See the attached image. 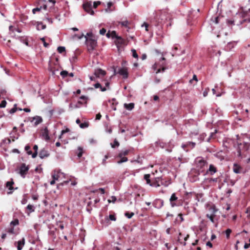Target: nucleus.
Instances as JSON below:
<instances>
[{"label":"nucleus","mask_w":250,"mask_h":250,"mask_svg":"<svg viewBox=\"0 0 250 250\" xmlns=\"http://www.w3.org/2000/svg\"><path fill=\"white\" fill-rule=\"evenodd\" d=\"M217 172V168L212 164H210L209 166V168L207 170L206 174H209L212 175Z\"/></svg>","instance_id":"6e6552de"},{"label":"nucleus","mask_w":250,"mask_h":250,"mask_svg":"<svg viewBox=\"0 0 250 250\" xmlns=\"http://www.w3.org/2000/svg\"><path fill=\"white\" fill-rule=\"evenodd\" d=\"M42 9L44 10H46L47 5L46 4L44 5L42 7L41 6L40 7H37L33 9L32 12L34 14H36L37 12H40Z\"/></svg>","instance_id":"6ab92c4d"},{"label":"nucleus","mask_w":250,"mask_h":250,"mask_svg":"<svg viewBox=\"0 0 250 250\" xmlns=\"http://www.w3.org/2000/svg\"><path fill=\"white\" fill-rule=\"evenodd\" d=\"M6 101H5V100H3L0 103V108H4L6 106Z\"/></svg>","instance_id":"09e8293b"},{"label":"nucleus","mask_w":250,"mask_h":250,"mask_svg":"<svg viewBox=\"0 0 250 250\" xmlns=\"http://www.w3.org/2000/svg\"><path fill=\"white\" fill-rule=\"evenodd\" d=\"M129 150L128 149L122 150L119 153L118 157H121L122 156H125L129 153Z\"/></svg>","instance_id":"4be33fe9"},{"label":"nucleus","mask_w":250,"mask_h":250,"mask_svg":"<svg viewBox=\"0 0 250 250\" xmlns=\"http://www.w3.org/2000/svg\"><path fill=\"white\" fill-rule=\"evenodd\" d=\"M156 144L158 146H160L161 148H164L166 146V144L160 141L156 142Z\"/></svg>","instance_id":"a878e982"},{"label":"nucleus","mask_w":250,"mask_h":250,"mask_svg":"<svg viewBox=\"0 0 250 250\" xmlns=\"http://www.w3.org/2000/svg\"><path fill=\"white\" fill-rule=\"evenodd\" d=\"M178 216L180 217L181 222H183L184 219L183 217V214L182 213H180L178 214Z\"/></svg>","instance_id":"e2e57ef3"},{"label":"nucleus","mask_w":250,"mask_h":250,"mask_svg":"<svg viewBox=\"0 0 250 250\" xmlns=\"http://www.w3.org/2000/svg\"><path fill=\"white\" fill-rule=\"evenodd\" d=\"M205 180L208 183L211 184L212 182H217L218 181V178H208L206 179Z\"/></svg>","instance_id":"c756f323"},{"label":"nucleus","mask_w":250,"mask_h":250,"mask_svg":"<svg viewBox=\"0 0 250 250\" xmlns=\"http://www.w3.org/2000/svg\"><path fill=\"white\" fill-rule=\"evenodd\" d=\"M101 2L100 1H94L93 2V7L94 8H96L98 5H100Z\"/></svg>","instance_id":"c03bdc74"},{"label":"nucleus","mask_w":250,"mask_h":250,"mask_svg":"<svg viewBox=\"0 0 250 250\" xmlns=\"http://www.w3.org/2000/svg\"><path fill=\"white\" fill-rule=\"evenodd\" d=\"M111 200H110V199H108V203L112 202L113 203H114L116 202V197L115 196H112L111 197Z\"/></svg>","instance_id":"a18cd8bd"},{"label":"nucleus","mask_w":250,"mask_h":250,"mask_svg":"<svg viewBox=\"0 0 250 250\" xmlns=\"http://www.w3.org/2000/svg\"><path fill=\"white\" fill-rule=\"evenodd\" d=\"M109 219L110 220H112V221H115L116 220V218L115 215H112V214H110L109 215Z\"/></svg>","instance_id":"6e6d98bb"},{"label":"nucleus","mask_w":250,"mask_h":250,"mask_svg":"<svg viewBox=\"0 0 250 250\" xmlns=\"http://www.w3.org/2000/svg\"><path fill=\"white\" fill-rule=\"evenodd\" d=\"M24 149L27 152L30 150V146L29 145H26L24 147Z\"/></svg>","instance_id":"338daca9"},{"label":"nucleus","mask_w":250,"mask_h":250,"mask_svg":"<svg viewBox=\"0 0 250 250\" xmlns=\"http://www.w3.org/2000/svg\"><path fill=\"white\" fill-rule=\"evenodd\" d=\"M45 20H46L49 23H52L53 22L52 19L48 17H45Z\"/></svg>","instance_id":"052dcab7"},{"label":"nucleus","mask_w":250,"mask_h":250,"mask_svg":"<svg viewBox=\"0 0 250 250\" xmlns=\"http://www.w3.org/2000/svg\"><path fill=\"white\" fill-rule=\"evenodd\" d=\"M39 155L40 158L44 159L48 157L50 155V153L47 149L43 148L41 150Z\"/></svg>","instance_id":"423d86ee"},{"label":"nucleus","mask_w":250,"mask_h":250,"mask_svg":"<svg viewBox=\"0 0 250 250\" xmlns=\"http://www.w3.org/2000/svg\"><path fill=\"white\" fill-rule=\"evenodd\" d=\"M101 117H102V116L100 113L97 114L96 116V120H100L101 118Z\"/></svg>","instance_id":"0e129e2a"},{"label":"nucleus","mask_w":250,"mask_h":250,"mask_svg":"<svg viewBox=\"0 0 250 250\" xmlns=\"http://www.w3.org/2000/svg\"><path fill=\"white\" fill-rule=\"evenodd\" d=\"M106 29H104V28H102L100 30V34L102 35H104L105 33H106Z\"/></svg>","instance_id":"13d9d810"},{"label":"nucleus","mask_w":250,"mask_h":250,"mask_svg":"<svg viewBox=\"0 0 250 250\" xmlns=\"http://www.w3.org/2000/svg\"><path fill=\"white\" fill-rule=\"evenodd\" d=\"M68 72L66 71H62L61 72L60 74L62 77H65L67 75Z\"/></svg>","instance_id":"bf43d9fd"},{"label":"nucleus","mask_w":250,"mask_h":250,"mask_svg":"<svg viewBox=\"0 0 250 250\" xmlns=\"http://www.w3.org/2000/svg\"><path fill=\"white\" fill-rule=\"evenodd\" d=\"M106 73L104 70L101 68L96 69L94 72V75L96 77H100V76H104L105 75Z\"/></svg>","instance_id":"9b49d317"},{"label":"nucleus","mask_w":250,"mask_h":250,"mask_svg":"<svg viewBox=\"0 0 250 250\" xmlns=\"http://www.w3.org/2000/svg\"><path fill=\"white\" fill-rule=\"evenodd\" d=\"M85 39V43L87 45L88 50L91 51L93 50L97 44L96 41L92 38V33H87L86 36H84Z\"/></svg>","instance_id":"f03ea898"},{"label":"nucleus","mask_w":250,"mask_h":250,"mask_svg":"<svg viewBox=\"0 0 250 250\" xmlns=\"http://www.w3.org/2000/svg\"><path fill=\"white\" fill-rule=\"evenodd\" d=\"M119 143L116 140H115L114 141V142L113 144H111V146L112 148H114L116 146H119Z\"/></svg>","instance_id":"e433bc0d"},{"label":"nucleus","mask_w":250,"mask_h":250,"mask_svg":"<svg viewBox=\"0 0 250 250\" xmlns=\"http://www.w3.org/2000/svg\"><path fill=\"white\" fill-rule=\"evenodd\" d=\"M111 36L113 37V38H116V39H121V38L118 36L117 35H116V33L115 31H112L111 33Z\"/></svg>","instance_id":"ea45409f"},{"label":"nucleus","mask_w":250,"mask_h":250,"mask_svg":"<svg viewBox=\"0 0 250 250\" xmlns=\"http://www.w3.org/2000/svg\"><path fill=\"white\" fill-rule=\"evenodd\" d=\"M109 157H110V156H109V153L106 154L104 156V158L103 159V162H102V164H103V165H105V164H106V159H108Z\"/></svg>","instance_id":"58836bf2"},{"label":"nucleus","mask_w":250,"mask_h":250,"mask_svg":"<svg viewBox=\"0 0 250 250\" xmlns=\"http://www.w3.org/2000/svg\"><path fill=\"white\" fill-rule=\"evenodd\" d=\"M14 182L13 181H8L6 183V186L9 190H12L13 189L12 186Z\"/></svg>","instance_id":"cd10ccee"},{"label":"nucleus","mask_w":250,"mask_h":250,"mask_svg":"<svg viewBox=\"0 0 250 250\" xmlns=\"http://www.w3.org/2000/svg\"><path fill=\"white\" fill-rule=\"evenodd\" d=\"M78 157L80 158L82 157L83 154V149L82 147L79 146L76 152Z\"/></svg>","instance_id":"5701e85b"},{"label":"nucleus","mask_w":250,"mask_h":250,"mask_svg":"<svg viewBox=\"0 0 250 250\" xmlns=\"http://www.w3.org/2000/svg\"><path fill=\"white\" fill-rule=\"evenodd\" d=\"M120 158H121V160L120 161H118V162H117V163L119 164H120L122 163L126 162L128 161L127 158L125 156H122Z\"/></svg>","instance_id":"7c9ffc66"},{"label":"nucleus","mask_w":250,"mask_h":250,"mask_svg":"<svg viewBox=\"0 0 250 250\" xmlns=\"http://www.w3.org/2000/svg\"><path fill=\"white\" fill-rule=\"evenodd\" d=\"M88 100V97L85 96H82L80 97V100L78 102V104H86Z\"/></svg>","instance_id":"ddd939ff"},{"label":"nucleus","mask_w":250,"mask_h":250,"mask_svg":"<svg viewBox=\"0 0 250 250\" xmlns=\"http://www.w3.org/2000/svg\"><path fill=\"white\" fill-rule=\"evenodd\" d=\"M134 213L133 212H126L125 213V215L128 218L130 219L131 218L133 215H134Z\"/></svg>","instance_id":"4c0bfd02"},{"label":"nucleus","mask_w":250,"mask_h":250,"mask_svg":"<svg viewBox=\"0 0 250 250\" xmlns=\"http://www.w3.org/2000/svg\"><path fill=\"white\" fill-rule=\"evenodd\" d=\"M219 17H216L214 18V19H212L211 20L213 22H214L216 24H217L219 23Z\"/></svg>","instance_id":"603ef678"},{"label":"nucleus","mask_w":250,"mask_h":250,"mask_svg":"<svg viewBox=\"0 0 250 250\" xmlns=\"http://www.w3.org/2000/svg\"><path fill=\"white\" fill-rule=\"evenodd\" d=\"M112 5L113 3L111 1H109L107 3V8L105 10L106 12H110L111 11V10H110V8Z\"/></svg>","instance_id":"a19ab883"},{"label":"nucleus","mask_w":250,"mask_h":250,"mask_svg":"<svg viewBox=\"0 0 250 250\" xmlns=\"http://www.w3.org/2000/svg\"><path fill=\"white\" fill-rule=\"evenodd\" d=\"M241 167L237 164H234L233 165V170L235 173H240L241 170Z\"/></svg>","instance_id":"f3484780"},{"label":"nucleus","mask_w":250,"mask_h":250,"mask_svg":"<svg viewBox=\"0 0 250 250\" xmlns=\"http://www.w3.org/2000/svg\"><path fill=\"white\" fill-rule=\"evenodd\" d=\"M114 101H115L114 99H113L112 100H109L107 103V105H110L111 109L113 110H116V104H115Z\"/></svg>","instance_id":"2eb2a0df"},{"label":"nucleus","mask_w":250,"mask_h":250,"mask_svg":"<svg viewBox=\"0 0 250 250\" xmlns=\"http://www.w3.org/2000/svg\"><path fill=\"white\" fill-rule=\"evenodd\" d=\"M18 224H19V220L18 219H15V220L12 221L10 223V225L16 226V225H18Z\"/></svg>","instance_id":"8fccbe9b"},{"label":"nucleus","mask_w":250,"mask_h":250,"mask_svg":"<svg viewBox=\"0 0 250 250\" xmlns=\"http://www.w3.org/2000/svg\"><path fill=\"white\" fill-rule=\"evenodd\" d=\"M195 163L198 170L201 172H203L208 166L207 161L201 157L196 158L195 160Z\"/></svg>","instance_id":"7ed1b4c3"},{"label":"nucleus","mask_w":250,"mask_h":250,"mask_svg":"<svg viewBox=\"0 0 250 250\" xmlns=\"http://www.w3.org/2000/svg\"><path fill=\"white\" fill-rule=\"evenodd\" d=\"M38 154V152H34L33 153H32V157L33 158H35L37 157Z\"/></svg>","instance_id":"774afa93"},{"label":"nucleus","mask_w":250,"mask_h":250,"mask_svg":"<svg viewBox=\"0 0 250 250\" xmlns=\"http://www.w3.org/2000/svg\"><path fill=\"white\" fill-rule=\"evenodd\" d=\"M94 87H95V88H101V91H106V89H107V88H106V87H103L101 86V84H100V83H95V84L94 85Z\"/></svg>","instance_id":"393cba45"},{"label":"nucleus","mask_w":250,"mask_h":250,"mask_svg":"<svg viewBox=\"0 0 250 250\" xmlns=\"http://www.w3.org/2000/svg\"><path fill=\"white\" fill-rule=\"evenodd\" d=\"M41 40L42 41V42H43V45L44 47H47L49 45V44L46 43L45 41V39L44 38H42L41 39Z\"/></svg>","instance_id":"4d7b16f0"},{"label":"nucleus","mask_w":250,"mask_h":250,"mask_svg":"<svg viewBox=\"0 0 250 250\" xmlns=\"http://www.w3.org/2000/svg\"><path fill=\"white\" fill-rule=\"evenodd\" d=\"M148 24L146 22H144L142 25V27H145V29L146 31H148Z\"/></svg>","instance_id":"5fc2aeb1"},{"label":"nucleus","mask_w":250,"mask_h":250,"mask_svg":"<svg viewBox=\"0 0 250 250\" xmlns=\"http://www.w3.org/2000/svg\"><path fill=\"white\" fill-rule=\"evenodd\" d=\"M61 172L58 171L54 170L52 173V177L53 180L58 181Z\"/></svg>","instance_id":"dca6fc26"},{"label":"nucleus","mask_w":250,"mask_h":250,"mask_svg":"<svg viewBox=\"0 0 250 250\" xmlns=\"http://www.w3.org/2000/svg\"><path fill=\"white\" fill-rule=\"evenodd\" d=\"M42 137L43 139H44L46 141H48L50 139V137L48 135V130L45 129L44 131L42 133Z\"/></svg>","instance_id":"a211bd4d"},{"label":"nucleus","mask_w":250,"mask_h":250,"mask_svg":"<svg viewBox=\"0 0 250 250\" xmlns=\"http://www.w3.org/2000/svg\"><path fill=\"white\" fill-rule=\"evenodd\" d=\"M25 238H22L21 240L15 242V246L17 247L18 250H21L25 245Z\"/></svg>","instance_id":"1a4fd4ad"},{"label":"nucleus","mask_w":250,"mask_h":250,"mask_svg":"<svg viewBox=\"0 0 250 250\" xmlns=\"http://www.w3.org/2000/svg\"><path fill=\"white\" fill-rule=\"evenodd\" d=\"M131 51L132 52V56L135 58H138V56L137 53H136V51L135 49H132Z\"/></svg>","instance_id":"3c124183"},{"label":"nucleus","mask_w":250,"mask_h":250,"mask_svg":"<svg viewBox=\"0 0 250 250\" xmlns=\"http://www.w3.org/2000/svg\"><path fill=\"white\" fill-rule=\"evenodd\" d=\"M144 179L146 180V183L150 186H152V185L151 184L150 180V175L149 174H145L144 175Z\"/></svg>","instance_id":"bb28decb"},{"label":"nucleus","mask_w":250,"mask_h":250,"mask_svg":"<svg viewBox=\"0 0 250 250\" xmlns=\"http://www.w3.org/2000/svg\"><path fill=\"white\" fill-rule=\"evenodd\" d=\"M26 209L29 210V212H27V215L35 211V207L32 205L29 204L26 207Z\"/></svg>","instance_id":"aec40b11"},{"label":"nucleus","mask_w":250,"mask_h":250,"mask_svg":"<svg viewBox=\"0 0 250 250\" xmlns=\"http://www.w3.org/2000/svg\"><path fill=\"white\" fill-rule=\"evenodd\" d=\"M19 40L23 43L26 44V45H28V41L26 38H24L23 37H20Z\"/></svg>","instance_id":"473e14b6"},{"label":"nucleus","mask_w":250,"mask_h":250,"mask_svg":"<svg viewBox=\"0 0 250 250\" xmlns=\"http://www.w3.org/2000/svg\"><path fill=\"white\" fill-rule=\"evenodd\" d=\"M36 121L35 122V125H39L41 123L42 121V118L40 116H36L33 118Z\"/></svg>","instance_id":"b1692460"},{"label":"nucleus","mask_w":250,"mask_h":250,"mask_svg":"<svg viewBox=\"0 0 250 250\" xmlns=\"http://www.w3.org/2000/svg\"><path fill=\"white\" fill-rule=\"evenodd\" d=\"M46 28L45 25L43 24L42 23H40L37 24L38 30H43Z\"/></svg>","instance_id":"72a5a7b5"},{"label":"nucleus","mask_w":250,"mask_h":250,"mask_svg":"<svg viewBox=\"0 0 250 250\" xmlns=\"http://www.w3.org/2000/svg\"><path fill=\"white\" fill-rule=\"evenodd\" d=\"M231 232V230L230 229H228L226 230L225 233H226V237L228 239L229 238L230 234Z\"/></svg>","instance_id":"79ce46f5"},{"label":"nucleus","mask_w":250,"mask_h":250,"mask_svg":"<svg viewBox=\"0 0 250 250\" xmlns=\"http://www.w3.org/2000/svg\"><path fill=\"white\" fill-rule=\"evenodd\" d=\"M117 73L122 76L124 79H126L128 77V71L127 69L125 67L119 68Z\"/></svg>","instance_id":"0eeeda50"},{"label":"nucleus","mask_w":250,"mask_h":250,"mask_svg":"<svg viewBox=\"0 0 250 250\" xmlns=\"http://www.w3.org/2000/svg\"><path fill=\"white\" fill-rule=\"evenodd\" d=\"M17 105L15 104L14 105V106L10 109L9 113L10 114H13L17 111Z\"/></svg>","instance_id":"37998d69"},{"label":"nucleus","mask_w":250,"mask_h":250,"mask_svg":"<svg viewBox=\"0 0 250 250\" xmlns=\"http://www.w3.org/2000/svg\"><path fill=\"white\" fill-rule=\"evenodd\" d=\"M69 131V129L68 128H66L65 130H62L61 132V135H62V134H63L64 133H65L66 132H68Z\"/></svg>","instance_id":"69168bd1"},{"label":"nucleus","mask_w":250,"mask_h":250,"mask_svg":"<svg viewBox=\"0 0 250 250\" xmlns=\"http://www.w3.org/2000/svg\"><path fill=\"white\" fill-rule=\"evenodd\" d=\"M207 208L208 210V211L210 212V213L209 214H211V215H215V213L216 212V211L217 210L216 208L215 205H207Z\"/></svg>","instance_id":"9d476101"},{"label":"nucleus","mask_w":250,"mask_h":250,"mask_svg":"<svg viewBox=\"0 0 250 250\" xmlns=\"http://www.w3.org/2000/svg\"><path fill=\"white\" fill-rule=\"evenodd\" d=\"M119 24H121L123 26L127 27L128 26L129 22L127 20H125L122 21H119Z\"/></svg>","instance_id":"c85d7f7f"},{"label":"nucleus","mask_w":250,"mask_h":250,"mask_svg":"<svg viewBox=\"0 0 250 250\" xmlns=\"http://www.w3.org/2000/svg\"><path fill=\"white\" fill-rule=\"evenodd\" d=\"M92 2L91 1L84 2L83 4V7L85 12L91 15H93L94 14V12L92 9Z\"/></svg>","instance_id":"20e7f679"},{"label":"nucleus","mask_w":250,"mask_h":250,"mask_svg":"<svg viewBox=\"0 0 250 250\" xmlns=\"http://www.w3.org/2000/svg\"><path fill=\"white\" fill-rule=\"evenodd\" d=\"M6 231L10 234H15V232L14 231V228L13 227H10L6 229Z\"/></svg>","instance_id":"f704fd0d"},{"label":"nucleus","mask_w":250,"mask_h":250,"mask_svg":"<svg viewBox=\"0 0 250 250\" xmlns=\"http://www.w3.org/2000/svg\"><path fill=\"white\" fill-rule=\"evenodd\" d=\"M88 126V125L86 123H81L80 124V127L82 128L87 127Z\"/></svg>","instance_id":"de8ad7c7"},{"label":"nucleus","mask_w":250,"mask_h":250,"mask_svg":"<svg viewBox=\"0 0 250 250\" xmlns=\"http://www.w3.org/2000/svg\"><path fill=\"white\" fill-rule=\"evenodd\" d=\"M83 36H84V35L83 34H82L81 35H78L75 34L73 36L72 38L74 39H76V38H77L78 39H81Z\"/></svg>","instance_id":"49530a36"},{"label":"nucleus","mask_w":250,"mask_h":250,"mask_svg":"<svg viewBox=\"0 0 250 250\" xmlns=\"http://www.w3.org/2000/svg\"><path fill=\"white\" fill-rule=\"evenodd\" d=\"M57 50L60 53H62L65 51V48L63 46H59L57 48Z\"/></svg>","instance_id":"c9c22d12"},{"label":"nucleus","mask_w":250,"mask_h":250,"mask_svg":"<svg viewBox=\"0 0 250 250\" xmlns=\"http://www.w3.org/2000/svg\"><path fill=\"white\" fill-rule=\"evenodd\" d=\"M206 246L207 247H208L209 248H211L212 247V243L210 242V241H208L207 243H206Z\"/></svg>","instance_id":"680f3d73"},{"label":"nucleus","mask_w":250,"mask_h":250,"mask_svg":"<svg viewBox=\"0 0 250 250\" xmlns=\"http://www.w3.org/2000/svg\"><path fill=\"white\" fill-rule=\"evenodd\" d=\"M189 238V235H187L186 237L184 238V241L183 242H180V243L183 244L184 246H186V241L188 240V239Z\"/></svg>","instance_id":"864d4df0"},{"label":"nucleus","mask_w":250,"mask_h":250,"mask_svg":"<svg viewBox=\"0 0 250 250\" xmlns=\"http://www.w3.org/2000/svg\"><path fill=\"white\" fill-rule=\"evenodd\" d=\"M19 174L22 178H24L29 169V167L28 166H26L25 164L22 163L19 167Z\"/></svg>","instance_id":"39448f33"},{"label":"nucleus","mask_w":250,"mask_h":250,"mask_svg":"<svg viewBox=\"0 0 250 250\" xmlns=\"http://www.w3.org/2000/svg\"><path fill=\"white\" fill-rule=\"evenodd\" d=\"M177 200V197L176 196L175 193H173L170 198V202L171 207H174L176 206V204L174 202V201Z\"/></svg>","instance_id":"4468645a"},{"label":"nucleus","mask_w":250,"mask_h":250,"mask_svg":"<svg viewBox=\"0 0 250 250\" xmlns=\"http://www.w3.org/2000/svg\"><path fill=\"white\" fill-rule=\"evenodd\" d=\"M215 216V215L209 214L208 213L206 214L207 217H208V219H209L210 221L211 222H212V223L214 222V219Z\"/></svg>","instance_id":"2f4dec72"},{"label":"nucleus","mask_w":250,"mask_h":250,"mask_svg":"<svg viewBox=\"0 0 250 250\" xmlns=\"http://www.w3.org/2000/svg\"><path fill=\"white\" fill-rule=\"evenodd\" d=\"M167 65L166 59L164 57H162L152 66V69L156 74L163 72L167 68Z\"/></svg>","instance_id":"f257e3e1"},{"label":"nucleus","mask_w":250,"mask_h":250,"mask_svg":"<svg viewBox=\"0 0 250 250\" xmlns=\"http://www.w3.org/2000/svg\"><path fill=\"white\" fill-rule=\"evenodd\" d=\"M174 146V141L173 140H170L167 144H166V147L167 148V150L168 152H171Z\"/></svg>","instance_id":"f8f14e48"},{"label":"nucleus","mask_w":250,"mask_h":250,"mask_svg":"<svg viewBox=\"0 0 250 250\" xmlns=\"http://www.w3.org/2000/svg\"><path fill=\"white\" fill-rule=\"evenodd\" d=\"M134 107V104L132 103L129 104H125L124 107L128 110H131Z\"/></svg>","instance_id":"412c9836"}]
</instances>
